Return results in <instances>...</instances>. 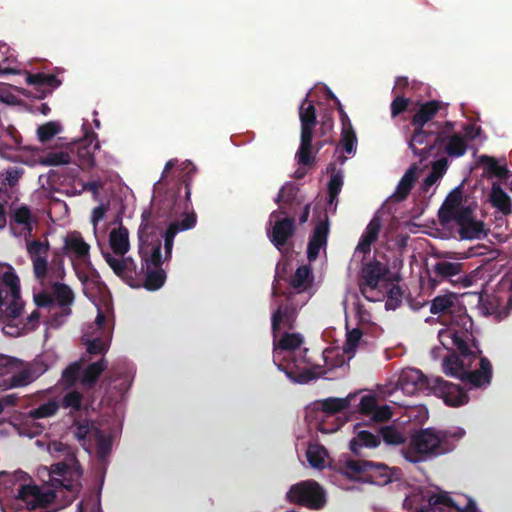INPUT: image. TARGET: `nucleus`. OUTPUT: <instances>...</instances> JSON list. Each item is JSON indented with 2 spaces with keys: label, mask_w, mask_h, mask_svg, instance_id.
Wrapping results in <instances>:
<instances>
[{
  "label": "nucleus",
  "mask_w": 512,
  "mask_h": 512,
  "mask_svg": "<svg viewBox=\"0 0 512 512\" xmlns=\"http://www.w3.org/2000/svg\"><path fill=\"white\" fill-rule=\"evenodd\" d=\"M430 311L433 314L452 316L449 325L438 332V338L447 351L457 350L460 355L444 357V373L467 382L471 387L488 386L492 378V365L487 358L481 356L479 347L472 339L469 332L472 321L465 313L458 296L446 293L435 297L431 302Z\"/></svg>",
  "instance_id": "obj_1"
},
{
  "label": "nucleus",
  "mask_w": 512,
  "mask_h": 512,
  "mask_svg": "<svg viewBox=\"0 0 512 512\" xmlns=\"http://www.w3.org/2000/svg\"><path fill=\"white\" fill-rule=\"evenodd\" d=\"M163 233L148 224L139 228V254L142 266L137 269L131 257H125L130 249L129 232L119 222L109 225V247L111 252H102L103 257L113 272L124 280L143 278L148 290H157L165 282V271L160 267L163 262L161 241Z\"/></svg>",
  "instance_id": "obj_2"
},
{
  "label": "nucleus",
  "mask_w": 512,
  "mask_h": 512,
  "mask_svg": "<svg viewBox=\"0 0 512 512\" xmlns=\"http://www.w3.org/2000/svg\"><path fill=\"white\" fill-rule=\"evenodd\" d=\"M36 445L41 448L46 447L48 453L53 457L65 456L66 462L53 465L51 471L46 468L39 471V474L47 473L50 484L41 487L32 484L21 485L15 501L25 504L28 510L45 508L60 498L59 508L72 503L81 486L82 471L71 449L58 441L46 445L37 440Z\"/></svg>",
  "instance_id": "obj_3"
},
{
  "label": "nucleus",
  "mask_w": 512,
  "mask_h": 512,
  "mask_svg": "<svg viewBox=\"0 0 512 512\" xmlns=\"http://www.w3.org/2000/svg\"><path fill=\"white\" fill-rule=\"evenodd\" d=\"M307 351L300 333L283 332L281 336L274 337L273 362L294 383L306 384L326 374L318 366L310 364Z\"/></svg>",
  "instance_id": "obj_4"
},
{
  "label": "nucleus",
  "mask_w": 512,
  "mask_h": 512,
  "mask_svg": "<svg viewBox=\"0 0 512 512\" xmlns=\"http://www.w3.org/2000/svg\"><path fill=\"white\" fill-rule=\"evenodd\" d=\"M476 208V203L457 188L441 206L439 218L442 224L455 226L462 240H480L487 235V228L477 217Z\"/></svg>",
  "instance_id": "obj_5"
},
{
  "label": "nucleus",
  "mask_w": 512,
  "mask_h": 512,
  "mask_svg": "<svg viewBox=\"0 0 512 512\" xmlns=\"http://www.w3.org/2000/svg\"><path fill=\"white\" fill-rule=\"evenodd\" d=\"M465 434L466 431L458 426L446 430L423 429L412 436L408 449L403 452L404 457L412 463H417L427 456L449 453Z\"/></svg>",
  "instance_id": "obj_6"
},
{
  "label": "nucleus",
  "mask_w": 512,
  "mask_h": 512,
  "mask_svg": "<svg viewBox=\"0 0 512 512\" xmlns=\"http://www.w3.org/2000/svg\"><path fill=\"white\" fill-rule=\"evenodd\" d=\"M100 299L94 304L97 316L93 323L83 329L82 341L89 354H104L108 351L114 329L113 306L106 291L100 292Z\"/></svg>",
  "instance_id": "obj_7"
},
{
  "label": "nucleus",
  "mask_w": 512,
  "mask_h": 512,
  "mask_svg": "<svg viewBox=\"0 0 512 512\" xmlns=\"http://www.w3.org/2000/svg\"><path fill=\"white\" fill-rule=\"evenodd\" d=\"M433 381L426 378L422 372L415 368H405L400 372L398 380L395 384H388L381 391L384 398H391V402L408 407L409 418L419 417L420 421L427 419L428 411L424 406H413L400 399L399 393L403 395L412 396L420 392H424L432 388Z\"/></svg>",
  "instance_id": "obj_8"
},
{
  "label": "nucleus",
  "mask_w": 512,
  "mask_h": 512,
  "mask_svg": "<svg viewBox=\"0 0 512 512\" xmlns=\"http://www.w3.org/2000/svg\"><path fill=\"white\" fill-rule=\"evenodd\" d=\"M34 301L40 310L33 311L29 316V321H37L43 315L44 310H47L49 314L47 327L56 329L70 316L74 295L67 285L56 284L53 286L52 297L46 293H38L34 295Z\"/></svg>",
  "instance_id": "obj_9"
},
{
  "label": "nucleus",
  "mask_w": 512,
  "mask_h": 512,
  "mask_svg": "<svg viewBox=\"0 0 512 512\" xmlns=\"http://www.w3.org/2000/svg\"><path fill=\"white\" fill-rule=\"evenodd\" d=\"M356 397V393H351L344 398L331 397L314 401L306 407V420L324 434L334 433L343 424L338 413L348 408Z\"/></svg>",
  "instance_id": "obj_10"
},
{
  "label": "nucleus",
  "mask_w": 512,
  "mask_h": 512,
  "mask_svg": "<svg viewBox=\"0 0 512 512\" xmlns=\"http://www.w3.org/2000/svg\"><path fill=\"white\" fill-rule=\"evenodd\" d=\"M311 91L299 107V118L301 122L300 146L296 153L298 164L301 166L295 171L296 178H302L307 170L306 166L311 165L314 161L312 152V134L316 123V111L313 103L308 101Z\"/></svg>",
  "instance_id": "obj_11"
},
{
  "label": "nucleus",
  "mask_w": 512,
  "mask_h": 512,
  "mask_svg": "<svg viewBox=\"0 0 512 512\" xmlns=\"http://www.w3.org/2000/svg\"><path fill=\"white\" fill-rule=\"evenodd\" d=\"M338 469L348 479L379 486L390 483L395 476V471L384 464L362 460L346 459L340 463Z\"/></svg>",
  "instance_id": "obj_12"
},
{
  "label": "nucleus",
  "mask_w": 512,
  "mask_h": 512,
  "mask_svg": "<svg viewBox=\"0 0 512 512\" xmlns=\"http://www.w3.org/2000/svg\"><path fill=\"white\" fill-rule=\"evenodd\" d=\"M22 308L19 277L11 265L0 262V319L16 318Z\"/></svg>",
  "instance_id": "obj_13"
},
{
  "label": "nucleus",
  "mask_w": 512,
  "mask_h": 512,
  "mask_svg": "<svg viewBox=\"0 0 512 512\" xmlns=\"http://www.w3.org/2000/svg\"><path fill=\"white\" fill-rule=\"evenodd\" d=\"M479 131V127L469 125L465 128V135L462 136L456 132L453 122H446L443 125L438 124L435 136L437 153H445L450 157L464 155L467 149L466 138L474 139L479 134Z\"/></svg>",
  "instance_id": "obj_14"
},
{
  "label": "nucleus",
  "mask_w": 512,
  "mask_h": 512,
  "mask_svg": "<svg viewBox=\"0 0 512 512\" xmlns=\"http://www.w3.org/2000/svg\"><path fill=\"white\" fill-rule=\"evenodd\" d=\"M385 275L386 268L379 262L369 263L363 267L360 289L367 300L376 302L385 298L389 286Z\"/></svg>",
  "instance_id": "obj_15"
},
{
  "label": "nucleus",
  "mask_w": 512,
  "mask_h": 512,
  "mask_svg": "<svg viewBox=\"0 0 512 512\" xmlns=\"http://www.w3.org/2000/svg\"><path fill=\"white\" fill-rule=\"evenodd\" d=\"M74 434L87 452L90 453L95 449L99 458H105L111 451L112 440L110 435L97 428L94 423L77 424Z\"/></svg>",
  "instance_id": "obj_16"
},
{
  "label": "nucleus",
  "mask_w": 512,
  "mask_h": 512,
  "mask_svg": "<svg viewBox=\"0 0 512 512\" xmlns=\"http://www.w3.org/2000/svg\"><path fill=\"white\" fill-rule=\"evenodd\" d=\"M427 498V507L419 512H479L476 502L466 495L458 494L451 498L446 492L439 491Z\"/></svg>",
  "instance_id": "obj_17"
},
{
  "label": "nucleus",
  "mask_w": 512,
  "mask_h": 512,
  "mask_svg": "<svg viewBox=\"0 0 512 512\" xmlns=\"http://www.w3.org/2000/svg\"><path fill=\"white\" fill-rule=\"evenodd\" d=\"M28 380L25 373V362L0 354V390L27 386Z\"/></svg>",
  "instance_id": "obj_18"
},
{
  "label": "nucleus",
  "mask_w": 512,
  "mask_h": 512,
  "mask_svg": "<svg viewBox=\"0 0 512 512\" xmlns=\"http://www.w3.org/2000/svg\"><path fill=\"white\" fill-rule=\"evenodd\" d=\"M287 497L291 502L313 509L322 508L326 501L323 488L313 480H306L293 485L287 493Z\"/></svg>",
  "instance_id": "obj_19"
},
{
  "label": "nucleus",
  "mask_w": 512,
  "mask_h": 512,
  "mask_svg": "<svg viewBox=\"0 0 512 512\" xmlns=\"http://www.w3.org/2000/svg\"><path fill=\"white\" fill-rule=\"evenodd\" d=\"M60 402L57 399H51L38 408L31 410L19 424H14V428L20 436L33 438L40 434L43 426L36 422V419L53 416L59 409Z\"/></svg>",
  "instance_id": "obj_20"
},
{
  "label": "nucleus",
  "mask_w": 512,
  "mask_h": 512,
  "mask_svg": "<svg viewBox=\"0 0 512 512\" xmlns=\"http://www.w3.org/2000/svg\"><path fill=\"white\" fill-rule=\"evenodd\" d=\"M62 252L75 269L77 266H90V245L79 232L71 231L63 237Z\"/></svg>",
  "instance_id": "obj_21"
},
{
  "label": "nucleus",
  "mask_w": 512,
  "mask_h": 512,
  "mask_svg": "<svg viewBox=\"0 0 512 512\" xmlns=\"http://www.w3.org/2000/svg\"><path fill=\"white\" fill-rule=\"evenodd\" d=\"M107 363L104 359L82 368L81 362L69 365L62 373L61 384L70 386L79 380L83 384H93L98 376L106 369Z\"/></svg>",
  "instance_id": "obj_22"
},
{
  "label": "nucleus",
  "mask_w": 512,
  "mask_h": 512,
  "mask_svg": "<svg viewBox=\"0 0 512 512\" xmlns=\"http://www.w3.org/2000/svg\"><path fill=\"white\" fill-rule=\"evenodd\" d=\"M38 224V217L25 205L13 208L9 223L10 231L15 237H30Z\"/></svg>",
  "instance_id": "obj_23"
},
{
  "label": "nucleus",
  "mask_w": 512,
  "mask_h": 512,
  "mask_svg": "<svg viewBox=\"0 0 512 512\" xmlns=\"http://www.w3.org/2000/svg\"><path fill=\"white\" fill-rule=\"evenodd\" d=\"M268 236L271 242L280 247L284 245L294 232V221L282 211H274L270 215Z\"/></svg>",
  "instance_id": "obj_24"
},
{
  "label": "nucleus",
  "mask_w": 512,
  "mask_h": 512,
  "mask_svg": "<svg viewBox=\"0 0 512 512\" xmlns=\"http://www.w3.org/2000/svg\"><path fill=\"white\" fill-rule=\"evenodd\" d=\"M438 124H429L427 128L415 127L414 133L409 141V147L413 153L424 159L432 151H437L435 138L432 140V134H436Z\"/></svg>",
  "instance_id": "obj_25"
},
{
  "label": "nucleus",
  "mask_w": 512,
  "mask_h": 512,
  "mask_svg": "<svg viewBox=\"0 0 512 512\" xmlns=\"http://www.w3.org/2000/svg\"><path fill=\"white\" fill-rule=\"evenodd\" d=\"M32 148L21 146V139L14 128L3 129L0 133V156L10 161H23L22 152Z\"/></svg>",
  "instance_id": "obj_26"
},
{
  "label": "nucleus",
  "mask_w": 512,
  "mask_h": 512,
  "mask_svg": "<svg viewBox=\"0 0 512 512\" xmlns=\"http://www.w3.org/2000/svg\"><path fill=\"white\" fill-rule=\"evenodd\" d=\"M435 393L438 394L447 405L460 406L468 402V396L458 385L449 383L439 377L433 378Z\"/></svg>",
  "instance_id": "obj_27"
},
{
  "label": "nucleus",
  "mask_w": 512,
  "mask_h": 512,
  "mask_svg": "<svg viewBox=\"0 0 512 512\" xmlns=\"http://www.w3.org/2000/svg\"><path fill=\"white\" fill-rule=\"evenodd\" d=\"M33 153V161L31 164H41L44 166H58L68 164L74 154V147L66 145L60 149L51 151H39L38 149H31Z\"/></svg>",
  "instance_id": "obj_28"
},
{
  "label": "nucleus",
  "mask_w": 512,
  "mask_h": 512,
  "mask_svg": "<svg viewBox=\"0 0 512 512\" xmlns=\"http://www.w3.org/2000/svg\"><path fill=\"white\" fill-rule=\"evenodd\" d=\"M48 251L49 244L47 241L27 242V252L33 264V272L35 277L40 281H42L45 278L47 273Z\"/></svg>",
  "instance_id": "obj_29"
},
{
  "label": "nucleus",
  "mask_w": 512,
  "mask_h": 512,
  "mask_svg": "<svg viewBox=\"0 0 512 512\" xmlns=\"http://www.w3.org/2000/svg\"><path fill=\"white\" fill-rule=\"evenodd\" d=\"M329 95L330 98L334 99L338 105L341 123H342V131H341V141L340 147L343 151H345L348 155H354L356 153L357 146V138L355 131L352 127L351 121L348 115L343 110V107L337 97L325 86H323Z\"/></svg>",
  "instance_id": "obj_30"
},
{
  "label": "nucleus",
  "mask_w": 512,
  "mask_h": 512,
  "mask_svg": "<svg viewBox=\"0 0 512 512\" xmlns=\"http://www.w3.org/2000/svg\"><path fill=\"white\" fill-rule=\"evenodd\" d=\"M297 309L293 305V300L285 298L278 306L272 316V328L275 338L278 337L282 331L292 327L296 319Z\"/></svg>",
  "instance_id": "obj_31"
},
{
  "label": "nucleus",
  "mask_w": 512,
  "mask_h": 512,
  "mask_svg": "<svg viewBox=\"0 0 512 512\" xmlns=\"http://www.w3.org/2000/svg\"><path fill=\"white\" fill-rule=\"evenodd\" d=\"M358 410L361 414L369 416L375 422L387 420L392 416L390 407L388 405H379L377 397L371 393L361 396Z\"/></svg>",
  "instance_id": "obj_32"
},
{
  "label": "nucleus",
  "mask_w": 512,
  "mask_h": 512,
  "mask_svg": "<svg viewBox=\"0 0 512 512\" xmlns=\"http://www.w3.org/2000/svg\"><path fill=\"white\" fill-rule=\"evenodd\" d=\"M381 228V221L374 217L363 232L353 254V261L363 262L365 255L370 253L371 245L378 238Z\"/></svg>",
  "instance_id": "obj_33"
},
{
  "label": "nucleus",
  "mask_w": 512,
  "mask_h": 512,
  "mask_svg": "<svg viewBox=\"0 0 512 512\" xmlns=\"http://www.w3.org/2000/svg\"><path fill=\"white\" fill-rule=\"evenodd\" d=\"M57 360V353L53 350H47L31 363H25V373L29 378L28 385L44 374Z\"/></svg>",
  "instance_id": "obj_34"
},
{
  "label": "nucleus",
  "mask_w": 512,
  "mask_h": 512,
  "mask_svg": "<svg viewBox=\"0 0 512 512\" xmlns=\"http://www.w3.org/2000/svg\"><path fill=\"white\" fill-rule=\"evenodd\" d=\"M196 217L193 213H187L182 216L180 221L173 222L167 228L164 235L165 256L163 260L170 258L174 237L178 232L185 231L194 227Z\"/></svg>",
  "instance_id": "obj_35"
},
{
  "label": "nucleus",
  "mask_w": 512,
  "mask_h": 512,
  "mask_svg": "<svg viewBox=\"0 0 512 512\" xmlns=\"http://www.w3.org/2000/svg\"><path fill=\"white\" fill-rule=\"evenodd\" d=\"M352 358L353 356L347 354L344 347H330L325 349L323 352V359L327 369L319 367L321 370L326 372L325 376L323 377L330 379L331 377L328 375V372L332 369H340L342 372H344L345 365Z\"/></svg>",
  "instance_id": "obj_36"
},
{
  "label": "nucleus",
  "mask_w": 512,
  "mask_h": 512,
  "mask_svg": "<svg viewBox=\"0 0 512 512\" xmlns=\"http://www.w3.org/2000/svg\"><path fill=\"white\" fill-rule=\"evenodd\" d=\"M100 147L97 136L93 132L85 130L84 137L80 141V146L77 149L78 160L81 165L93 166L94 165V152Z\"/></svg>",
  "instance_id": "obj_37"
},
{
  "label": "nucleus",
  "mask_w": 512,
  "mask_h": 512,
  "mask_svg": "<svg viewBox=\"0 0 512 512\" xmlns=\"http://www.w3.org/2000/svg\"><path fill=\"white\" fill-rule=\"evenodd\" d=\"M327 234H328V224L326 221H320L315 229L314 232L310 238L308 248H307V256L310 261L315 260L321 248H323L326 245L327 241Z\"/></svg>",
  "instance_id": "obj_38"
},
{
  "label": "nucleus",
  "mask_w": 512,
  "mask_h": 512,
  "mask_svg": "<svg viewBox=\"0 0 512 512\" xmlns=\"http://www.w3.org/2000/svg\"><path fill=\"white\" fill-rule=\"evenodd\" d=\"M306 458L309 465L313 469L322 470L329 467L331 464V458L326 448L317 443L309 444L306 450Z\"/></svg>",
  "instance_id": "obj_39"
},
{
  "label": "nucleus",
  "mask_w": 512,
  "mask_h": 512,
  "mask_svg": "<svg viewBox=\"0 0 512 512\" xmlns=\"http://www.w3.org/2000/svg\"><path fill=\"white\" fill-rule=\"evenodd\" d=\"M355 427V437L350 441V449L353 453L358 454L363 447L374 448L380 443L379 437L363 429Z\"/></svg>",
  "instance_id": "obj_40"
},
{
  "label": "nucleus",
  "mask_w": 512,
  "mask_h": 512,
  "mask_svg": "<svg viewBox=\"0 0 512 512\" xmlns=\"http://www.w3.org/2000/svg\"><path fill=\"white\" fill-rule=\"evenodd\" d=\"M440 107L441 104L437 101H430L420 105L412 118V125L414 127L424 128V126L435 117Z\"/></svg>",
  "instance_id": "obj_41"
},
{
  "label": "nucleus",
  "mask_w": 512,
  "mask_h": 512,
  "mask_svg": "<svg viewBox=\"0 0 512 512\" xmlns=\"http://www.w3.org/2000/svg\"><path fill=\"white\" fill-rule=\"evenodd\" d=\"M490 201L503 214L512 212V198L502 189L499 182H493L492 184Z\"/></svg>",
  "instance_id": "obj_42"
},
{
  "label": "nucleus",
  "mask_w": 512,
  "mask_h": 512,
  "mask_svg": "<svg viewBox=\"0 0 512 512\" xmlns=\"http://www.w3.org/2000/svg\"><path fill=\"white\" fill-rule=\"evenodd\" d=\"M418 167L412 165L399 181L395 192L390 196L393 201H402L409 194L415 180Z\"/></svg>",
  "instance_id": "obj_43"
},
{
  "label": "nucleus",
  "mask_w": 512,
  "mask_h": 512,
  "mask_svg": "<svg viewBox=\"0 0 512 512\" xmlns=\"http://www.w3.org/2000/svg\"><path fill=\"white\" fill-rule=\"evenodd\" d=\"M479 163L482 165L484 172L498 178L506 179L509 171L504 161H500L490 156L482 155L479 157Z\"/></svg>",
  "instance_id": "obj_44"
},
{
  "label": "nucleus",
  "mask_w": 512,
  "mask_h": 512,
  "mask_svg": "<svg viewBox=\"0 0 512 512\" xmlns=\"http://www.w3.org/2000/svg\"><path fill=\"white\" fill-rule=\"evenodd\" d=\"M107 206L104 204H100L92 210L91 214V223L93 226V234L96 239V242L99 246H101L102 241L104 240V230L102 229L100 223L104 219V216L107 212Z\"/></svg>",
  "instance_id": "obj_45"
},
{
  "label": "nucleus",
  "mask_w": 512,
  "mask_h": 512,
  "mask_svg": "<svg viewBox=\"0 0 512 512\" xmlns=\"http://www.w3.org/2000/svg\"><path fill=\"white\" fill-rule=\"evenodd\" d=\"M291 285L298 292L305 291L311 285V272L309 267H299L291 279Z\"/></svg>",
  "instance_id": "obj_46"
},
{
  "label": "nucleus",
  "mask_w": 512,
  "mask_h": 512,
  "mask_svg": "<svg viewBox=\"0 0 512 512\" xmlns=\"http://www.w3.org/2000/svg\"><path fill=\"white\" fill-rule=\"evenodd\" d=\"M447 167L448 162L446 159L442 158L435 161L432 165L430 174L424 180V189L427 190L429 187L434 185L444 175Z\"/></svg>",
  "instance_id": "obj_47"
},
{
  "label": "nucleus",
  "mask_w": 512,
  "mask_h": 512,
  "mask_svg": "<svg viewBox=\"0 0 512 512\" xmlns=\"http://www.w3.org/2000/svg\"><path fill=\"white\" fill-rule=\"evenodd\" d=\"M434 272L442 277L456 276L462 272V264L443 260L434 265Z\"/></svg>",
  "instance_id": "obj_48"
},
{
  "label": "nucleus",
  "mask_w": 512,
  "mask_h": 512,
  "mask_svg": "<svg viewBox=\"0 0 512 512\" xmlns=\"http://www.w3.org/2000/svg\"><path fill=\"white\" fill-rule=\"evenodd\" d=\"M383 440L390 445H399L406 439L405 434L394 426H385L381 429Z\"/></svg>",
  "instance_id": "obj_49"
},
{
  "label": "nucleus",
  "mask_w": 512,
  "mask_h": 512,
  "mask_svg": "<svg viewBox=\"0 0 512 512\" xmlns=\"http://www.w3.org/2000/svg\"><path fill=\"white\" fill-rule=\"evenodd\" d=\"M343 186V173L338 171L332 174L331 179L328 184V192H329V203L333 205L337 199L339 192Z\"/></svg>",
  "instance_id": "obj_50"
},
{
  "label": "nucleus",
  "mask_w": 512,
  "mask_h": 512,
  "mask_svg": "<svg viewBox=\"0 0 512 512\" xmlns=\"http://www.w3.org/2000/svg\"><path fill=\"white\" fill-rule=\"evenodd\" d=\"M297 192H298V187L295 184L286 183L280 189V191L277 195V198H276V202L278 204L291 203L295 199Z\"/></svg>",
  "instance_id": "obj_51"
},
{
  "label": "nucleus",
  "mask_w": 512,
  "mask_h": 512,
  "mask_svg": "<svg viewBox=\"0 0 512 512\" xmlns=\"http://www.w3.org/2000/svg\"><path fill=\"white\" fill-rule=\"evenodd\" d=\"M60 131V124L52 121L40 126L37 130V135L41 142H46Z\"/></svg>",
  "instance_id": "obj_52"
},
{
  "label": "nucleus",
  "mask_w": 512,
  "mask_h": 512,
  "mask_svg": "<svg viewBox=\"0 0 512 512\" xmlns=\"http://www.w3.org/2000/svg\"><path fill=\"white\" fill-rule=\"evenodd\" d=\"M362 338V332L355 328L347 332V339L344 345L347 354L354 356L355 349L359 345Z\"/></svg>",
  "instance_id": "obj_53"
},
{
  "label": "nucleus",
  "mask_w": 512,
  "mask_h": 512,
  "mask_svg": "<svg viewBox=\"0 0 512 512\" xmlns=\"http://www.w3.org/2000/svg\"><path fill=\"white\" fill-rule=\"evenodd\" d=\"M82 403V395L77 391L68 392L62 399L65 408L78 409Z\"/></svg>",
  "instance_id": "obj_54"
},
{
  "label": "nucleus",
  "mask_w": 512,
  "mask_h": 512,
  "mask_svg": "<svg viewBox=\"0 0 512 512\" xmlns=\"http://www.w3.org/2000/svg\"><path fill=\"white\" fill-rule=\"evenodd\" d=\"M408 100L402 97H397L394 99V101L391 104V112L392 116L395 117L399 113L405 110L407 107Z\"/></svg>",
  "instance_id": "obj_55"
},
{
  "label": "nucleus",
  "mask_w": 512,
  "mask_h": 512,
  "mask_svg": "<svg viewBox=\"0 0 512 512\" xmlns=\"http://www.w3.org/2000/svg\"><path fill=\"white\" fill-rule=\"evenodd\" d=\"M12 481H13L12 476H8L5 473H0V506H1V509L3 510V512H7V511L3 505L2 495L4 494L5 489L7 488V484L12 483Z\"/></svg>",
  "instance_id": "obj_56"
},
{
  "label": "nucleus",
  "mask_w": 512,
  "mask_h": 512,
  "mask_svg": "<svg viewBox=\"0 0 512 512\" xmlns=\"http://www.w3.org/2000/svg\"><path fill=\"white\" fill-rule=\"evenodd\" d=\"M44 79H45V74H42V73L28 74L26 81L30 85H35V86L42 88V86H44Z\"/></svg>",
  "instance_id": "obj_57"
},
{
  "label": "nucleus",
  "mask_w": 512,
  "mask_h": 512,
  "mask_svg": "<svg viewBox=\"0 0 512 512\" xmlns=\"http://www.w3.org/2000/svg\"><path fill=\"white\" fill-rule=\"evenodd\" d=\"M0 101L5 103H13L15 96L8 91V87L5 85L0 86Z\"/></svg>",
  "instance_id": "obj_58"
},
{
  "label": "nucleus",
  "mask_w": 512,
  "mask_h": 512,
  "mask_svg": "<svg viewBox=\"0 0 512 512\" xmlns=\"http://www.w3.org/2000/svg\"><path fill=\"white\" fill-rule=\"evenodd\" d=\"M101 187V183L97 181L85 183L82 185V190H89L92 192L93 196L97 198L99 189Z\"/></svg>",
  "instance_id": "obj_59"
},
{
  "label": "nucleus",
  "mask_w": 512,
  "mask_h": 512,
  "mask_svg": "<svg viewBox=\"0 0 512 512\" xmlns=\"http://www.w3.org/2000/svg\"><path fill=\"white\" fill-rule=\"evenodd\" d=\"M60 85V82L54 75L45 74L44 86L42 88L54 89Z\"/></svg>",
  "instance_id": "obj_60"
},
{
  "label": "nucleus",
  "mask_w": 512,
  "mask_h": 512,
  "mask_svg": "<svg viewBox=\"0 0 512 512\" xmlns=\"http://www.w3.org/2000/svg\"><path fill=\"white\" fill-rule=\"evenodd\" d=\"M20 178V172L17 169H10L6 172V180L10 185H14Z\"/></svg>",
  "instance_id": "obj_61"
},
{
  "label": "nucleus",
  "mask_w": 512,
  "mask_h": 512,
  "mask_svg": "<svg viewBox=\"0 0 512 512\" xmlns=\"http://www.w3.org/2000/svg\"><path fill=\"white\" fill-rule=\"evenodd\" d=\"M390 297H389V300L386 302V307L387 308H395V306L398 304L399 300L398 299H395V303H394V297L393 295L394 294H399V291L398 289L395 291V289H391L390 290Z\"/></svg>",
  "instance_id": "obj_62"
},
{
  "label": "nucleus",
  "mask_w": 512,
  "mask_h": 512,
  "mask_svg": "<svg viewBox=\"0 0 512 512\" xmlns=\"http://www.w3.org/2000/svg\"><path fill=\"white\" fill-rule=\"evenodd\" d=\"M418 499H419V496H417V495H413V496L407 497L405 499V501H404V505L406 507L413 508L414 506L417 505ZM415 508L417 509V507H415Z\"/></svg>",
  "instance_id": "obj_63"
},
{
  "label": "nucleus",
  "mask_w": 512,
  "mask_h": 512,
  "mask_svg": "<svg viewBox=\"0 0 512 512\" xmlns=\"http://www.w3.org/2000/svg\"><path fill=\"white\" fill-rule=\"evenodd\" d=\"M17 397L14 394L6 395L2 399L3 405H14L16 403Z\"/></svg>",
  "instance_id": "obj_64"
}]
</instances>
